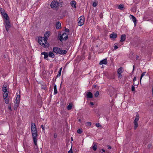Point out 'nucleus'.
I'll return each instance as SVG.
<instances>
[{"label": "nucleus", "mask_w": 153, "mask_h": 153, "mask_svg": "<svg viewBox=\"0 0 153 153\" xmlns=\"http://www.w3.org/2000/svg\"><path fill=\"white\" fill-rule=\"evenodd\" d=\"M4 58H5V57H6V56H4Z\"/></svg>", "instance_id": "nucleus-53"}, {"label": "nucleus", "mask_w": 153, "mask_h": 153, "mask_svg": "<svg viewBox=\"0 0 153 153\" xmlns=\"http://www.w3.org/2000/svg\"><path fill=\"white\" fill-rule=\"evenodd\" d=\"M41 126V128H42V129L43 130H45V127H44L43 125H42Z\"/></svg>", "instance_id": "nucleus-43"}, {"label": "nucleus", "mask_w": 153, "mask_h": 153, "mask_svg": "<svg viewBox=\"0 0 153 153\" xmlns=\"http://www.w3.org/2000/svg\"><path fill=\"white\" fill-rule=\"evenodd\" d=\"M97 145L94 144V143L93 146L92 147V149L94 151H96L97 149Z\"/></svg>", "instance_id": "nucleus-25"}, {"label": "nucleus", "mask_w": 153, "mask_h": 153, "mask_svg": "<svg viewBox=\"0 0 153 153\" xmlns=\"http://www.w3.org/2000/svg\"><path fill=\"white\" fill-rule=\"evenodd\" d=\"M102 151L103 152H105V150H104V149H102Z\"/></svg>", "instance_id": "nucleus-49"}, {"label": "nucleus", "mask_w": 153, "mask_h": 153, "mask_svg": "<svg viewBox=\"0 0 153 153\" xmlns=\"http://www.w3.org/2000/svg\"><path fill=\"white\" fill-rule=\"evenodd\" d=\"M107 147L108 149H110L111 148V147L109 145L107 146Z\"/></svg>", "instance_id": "nucleus-42"}, {"label": "nucleus", "mask_w": 153, "mask_h": 153, "mask_svg": "<svg viewBox=\"0 0 153 153\" xmlns=\"http://www.w3.org/2000/svg\"><path fill=\"white\" fill-rule=\"evenodd\" d=\"M71 139L72 141L73 140V139L72 137H71Z\"/></svg>", "instance_id": "nucleus-52"}, {"label": "nucleus", "mask_w": 153, "mask_h": 153, "mask_svg": "<svg viewBox=\"0 0 153 153\" xmlns=\"http://www.w3.org/2000/svg\"><path fill=\"white\" fill-rule=\"evenodd\" d=\"M53 51L55 53L61 55L66 54L67 52L66 50H62L61 48L57 47L53 48Z\"/></svg>", "instance_id": "nucleus-3"}, {"label": "nucleus", "mask_w": 153, "mask_h": 153, "mask_svg": "<svg viewBox=\"0 0 153 153\" xmlns=\"http://www.w3.org/2000/svg\"><path fill=\"white\" fill-rule=\"evenodd\" d=\"M124 7V5L123 4H120L118 7V8L120 10H122Z\"/></svg>", "instance_id": "nucleus-24"}, {"label": "nucleus", "mask_w": 153, "mask_h": 153, "mask_svg": "<svg viewBox=\"0 0 153 153\" xmlns=\"http://www.w3.org/2000/svg\"><path fill=\"white\" fill-rule=\"evenodd\" d=\"M68 153H73L72 150H70L68 152Z\"/></svg>", "instance_id": "nucleus-45"}, {"label": "nucleus", "mask_w": 153, "mask_h": 153, "mask_svg": "<svg viewBox=\"0 0 153 153\" xmlns=\"http://www.w3.org/2000/svg\"><path fill=\"white\" fill-rule=\"evenodd\" d=\"M0 11L1 13V15H2L3 14H4V13H5V11L4 10V9L2 8H1L0 9Z\"/></svg>", "instance_id": "nucleus-28"}, {"label": "nucleus", "mask_w": 153, "mask_h": 153, "mask_svg": "<svg viewBox=\"0 0 153 153\" xmlns=\"http://www.w3.org/2000/svg\"><path fill=\"white\" fill-rule=\"evenodd\" d=\"M91 122H88L87 123V126H91Z\"/></svg>", "instance_id": "nucleus-39"}, {"label": "nucleus", "mask_w": 153, "mask_h": 153, "mask_svg": "<svg viewBox=\"0 0 153 153\" xmlns=\"http://www.w3.org/2000/svg\"><path fill=\"white\" fill-rule=\"evenodd\" d=\"M61 73H60V72H59L58 74V75L56 76V79L58 77L60 76H61Z\"/></svg>", "instance_id": "nucleus-37"}, {"label": "nucleus", "mask_w": 153, "mask_h": 153, "mask_svg": "<svg viewBox=\"0 0 153 153\" xmlns=\"http://www.w3.org/2000/svg\"><path fill=\"white\" fill-rule=\"evenodd\" d=\"M135 87L134 86L132 85L131 87V91H135Z\"/></svg>", "instance_id": "nucleus-36"}, {"label": "nucleus", "mask_w": 153, "mask_h": 153, "mask_svg": "<svg viewBox=\"0 0 153 153\" xmlns=\"http://www.w3.org/2000/svg\"><path fill=\"white\" fill-rule=\"evenodd\" d=\"M51 7L53 9L57 10L59 8V2L57 0L53 1L51 4Z\"/></svg>", "instance_id": "nucleus-4"}, {"label": "nucleus", "mask_w": 153, "mask_h": 153, "mask_svg": "<svg viewBox=\"0 0 153 153\" xmlns=\"http://www.w3.org/2000/svg\"><path fill=\"white\" fill-rule=\"evenodd\" d=\"M54 94H57L58 93L56 89V85L55 84L54 86Z\"/></svg>", "instance_id": "nucleus-22"}, {"label": "nucleus", "mask_w": 153, "mask_h": 153, "mask_svg": "<svg viewBox=\"0 0 153 153\" xmlns=\"http://www.w3.org/2000/svg\"><path fill=\"white\" fill-rule=\"evenodd\" d=\"M72 107V104L71 103H70L67 107V109L68 110H71Z\"/></svg>", "instance_id": "nucleus-23"}, {"label": "nucleus", "mask_w": 153, "mask_h": 153, "mask_svg": "<svg viewBox=\"0 0 153 153\" xmlns=\"http://www.w3.org/2000/svg\"><path fill=\"white\" fill-rule=\"evenodd\" d=\"M2 15L3 16L4 18L6 20H8L9 19V17L8 15L5 12V13H4V14H3Z\"/></svg>", "instance_id": "nucleus-18"}, {"label": "nucleus", "mask_w": 153, "mask_h": 153, "mask_svg": "<svg viewBox=\"0 0 153 153\" xmlns=\"http://www.w3.org/2000/svg\"><path fill=\"white\" fill-rule=\"evenodd\" d=\"M120 39V42L125 41L126 39V35L124 34L122 35L121 36Z\"/></svg>", "instance_id": "nucleus-16"}, {"label": "nucleus", "mask_w": 153, "mask_h": 153, "mask_svg": "<svg viewBox=\"0 0 153 153\" xmlns=\"http://www.w3.org/2000/svg\"><path fill=\"white\" fill-rule=\"evenodd\" d=\"M117 73L119 74L120 75V74H121L123 72V71L122 70V68H119L117 70Z\"/></svg>", "instance_id": "nucleus-21"}, {"label": "nucleus", "mask_w": 153, "mask_h": 153, "mask_svg": "<svg viewBox=\"0 0 153 153\" xmlns=\"http://www.w3.org/2000/svg\"><path fill=\"white\" fill-rule=\"evenodd\" d=\"M68 37V36L66 33H63L62 35L60 36L59 40L61 41H62V40H66Z\"/></svg>", "instance_id": "nucleus-8"}, {"label": "nucleus", "mask_w": 153, "mask_h": 153, "mask_svg": "<svg viewBox=\"0 0 153 153\" xmlns=\"http://www.w3.org/2000/svg\"><path fill=\"white\" fill-rule=\"evenodd\" d=\"M96 126L97 127H100L101 126H100V124L99 123H97L96 124Z\"/></svg>", "instance_id": "nucleus-40"}, {"label": "nucleus", "mask_w": 153, "mask_h": 153, "mask_svg": "<svg viewBox=\"0 0 153 153\" xmlns=\"http://www.w3.org/2000/svg\"><path fill=\"white\" fill-rule=\"evenodd\" d=\"M31 133L32 134L34 143L35 145V148H37V131L36 125L34 123H32L31 126Z\"/></svg>", "instance_id": "nucleus-2"}, {"label": "nucleus", "mask_w": 153, "mask_h": 153, "mask_svg": "<svg viewBox=\"0 0 153 153\" xmlns=\"http://www.w3.org/2000/svg\"><path fill=\"white\" fill-rule=\"evenodd\" d=\"M62 68H60L59 70V72H60V73H61V71H62Z\"/></svg>", "instance_id": "nucleus-47"}, {"label": "nucleus", "mask_w": 153, "mask_h": 153, "mask_svg": "<svg viewBox=\"0 0 153 153\" xmlns=\"http://www.w3.org/2000/svg\"><path fill=\"white\" fill-rule=\"evenodd\" d=\"M41 54L43 55L44 56V59H46L47 60H48V52L44 51L42 52L41 53Z\"/></svg>", "instance_id": "nucleus-9"}, {"label": "nucleus", "mask_w": 153, "mask_h": 153, "mask_svg": "<svg viewBox=\"0 0 153 153\" xmlns=\"http://www.w3.org/2000/svg\"><path fill=\"white\" fill-rule=\"evenodd\" d=\"M134 65H133V71L134 69Z\"/></svg>", "instance_id": "nucleus-50"}, {"label": "nucleus", "mask_w": 153, "mask_h": 153, "mask_svg": "<svg viewBox=\"0 0 153 153\" xmlns=\"http://www.w3.org/2000/svg\"><path fill=\"white\" fill-rule=\"evenodd\" d=\"M61 23L59 22H57L56 24V28L59 29L61 28Z\"/></svg>", "instance_id": "nucleus-20"}, {"label": "nucleus", "mask_w": 153, "mask_h": 153, "mask_svg": "<svg viewBox=\"0 0 153 153\" xmlns=\"http://www.w3.org/2000/svg\"><path fill=\"white\" fill-rule=\"evenodd\" d=\"M5 25L6 31L8 32L10 27V22L9 19L8 20H6L5 21Z\"/></svg>", "instance_id": "nucleus-6"}, {"label": "nucleus", "mask_w": 153, "mask_h": 153, "mask_svg": "<svg viewBox=\"0 0 153 153\" xmlns=\"http://www.w3.org/2000/svg\"><path fill=\"white\" fill-rule=\"evenodd\" d=\"M92 97L93 95L91 92H89L87 94V97L88 98H91Z\"/></svg>", "instance_id": "nucleus-19"}, {"label": "nucleus", "mask_w": 153, "mask_h": 153, "mask_svg": "<svg viewBox=\"0 0 153 153\" xmlns=\"http://www.w3.org/2000/svg\"><path fill=\"white\" fill-rule=\"evenodd\" d=\"M117 37V34L114 33H113L110 35V37L112 39H115Z\"/></svg>", "instance_id": "nucleus-13"}, {"label": "nucleus", "mask_w": 153, "mask_h": 153, "mask_svg": "<svg viewBox=\"0 0 153 153\" xmlns=\"http://www.w3.org/2000/svg\"><path fill=\"white\" fill-rule=\"evenodd\" d=\"M119 76H118L119 77H121L122 76L121 74L120 75L119 74Z\"/></svg>", "instance_id": "nucleus-48"}, {"label": "nucleus", "mask_w": 153, "mask_h": 153, "mask_svg": "<svg viewBox=\"0 0 153 153\" xmlns=\"http://www.w3.org/2000/svg\"><path fill=\"white\" fill-rule=\"evenodd\" d=\"M9 110H11V108L10 107H9Z\"/></svg>", "instance_id": "nucleus-51"}, {"label": "nucleus", "mask_w": 153, "mask_h": 153, "mask_svg": "<svg viewBox=\"0 0 153 153\" xmlns=\"http://www.w3.org/2000/svg\"><path fill=\"white\" fill-rule=\"evenodd\" d=\"M139 56L138 55H136V60H137L139 59Z\"/></svg>", "instance_id": "nucleus-44"}, {"label": "nucleus", "mask_w": 153, "mask_h": 153, "mask_svg": "<svg viewBox=\"0 0 153 153\" xmlns=\"http://www.w3.org/2000/svg\"><path fill=\"white\" fill-rule=\"evenodd\" d=\"M114 47L115 50L117 49L118 48V47L116 44H114Z\"/></svg>", "instance_id": "nucleus-35"}, {"label": "nucleus", "mask_w": 153, "mask_h": 153, "mask_svg": "<svg viewBox=\"0 0 153 153\" xmlns=\"http://www.w3.org/2000/svg\"><path fill=\"white\" fill-rule=\"evenodd\" d=\"M63 4V2L61 0H59V4L61 7H62Z\"/></svg>", "instance_id": "nucleus-29"}, {"label": "nucleus", "mask_w": 153, "mask_h": 153, "mask_svg": "<svg viewBox=\"0 0 153 153\" xmlns=\"http://www.w3.org/2000/svg\"><path fill=\"white\" fill-rule=\"evenodd\" d=\"M82 131V130L80 129H79L77 130V132L79 134H81Z\"/></svg>", "instance_id": "nucleus-32"}, {"label": "nucleus", "mask_w": 153, "mask_h": 153, "mask_svg": "<svg viewBox=\"0 0 153 153\" xmlns=\"http://www.w3.org/2000/svg\"><path fill=\"white\" fill-rule=\"evenodd\" d=\"M90 104L91 105H94V103L93 102H90Z\"/></svg>", "instance_id": "nucleus-46"}, {"label": "nucleus", "mask_w": 153, "mask_h": 153, "mask_svg": "<svg viewBox=\"0 0 153 153\" xmlns=\"http://www.w3.org/2000/svg\"><path fill=\"white\" fill-rule=\"evenodd\" d=\"M107 64V59L105 58L102 60H101L100 62V65L105 64L106 65Z\"/></svg>", "instance_id": "nucleus-12"}, {"label": "nucleus", "mask_w": 153, "mask_h": 153, "mask_svg": "<svg viewBox=\"0 0 153 153\" xmlns=\"http://www.w3.org/2000/svg\"><path fill=\"white\" fill-rule=\"evenodd\" d=\"M76 2L75 1H73L71 2V6L74 8H76Z\"/></svg>", "instance_id": "nucleus-15"}, {"label": "nucleus", "mask_w": 153, "mask_h": 153, "mask_svg": "<svg viewBox=\"0 0 153 153\" xmlns=\"http://www.w3.org/2000/svg\"><path fill=\"white\" fill-rule=\"evenodd\" d=\"M139 115L138 114H137L136 115V117L134 121V128L135 129H136L138 126L137 122L139 120Z\"/></svg>", "instance_id": "nucleus-5"}, {"label": "nucleus", "mask_w": 153, "mask_h": 153, "mask_svg": "<svg viewBox=\"0 0 153 153\" xmlns=\"http://www.w3.org/2000/svg\"><path fill=\"white\" fill-rule=\"evenodd\" d=\"M50 32L47 31L44 34V37H38V42L44 47L47 48L49 46V43L47 42V40L49 36Z\"/></svg>", "instance_id": "nucleus-1"}, {"label": "nucleus", "mask_w": 153, "mask_h": 153, "mask_svg": "<svg viewBox=\"0 0 153 153\" xmlns=\"http://www.w3.org/2000/svg\"><path fill=\"white\" fill-rule=\"evenodd\" d=\"M136 77H134V78L133 79V84L134 85H135L134 84V82L135 81H136Z\"/></svg>", "instance_id": "nucleus-38"}, {"label": "nucleus", "mask_w": 153, "mask_h": 153, "mask_svg": "<svg viewBox=\"0 0 153 153\" xmlns=\"http://www.w3.org/2000/svg\"><path fill=\"white\" fill-rule=\"evenodd\" d=\"M8 92L7 93H5L3 94V98H6L8 96Z\"/></svg>", "instance_id": "nucleus-27"}, {"label": "nucleus", "mask_w": 153, "mask_h": 153, "mask_svg": "<svg viewBox=\"0 0 153 153\" xmlns=\"http://www.w3.org/2000/svg\"><path fill=\"white\" fill-rule=\"evenodd\" d=\"M130 16H131L130 18L132 19V21L134 23L135 25L137 23V19L134 16L131 15H130Z\"/></svg>", "instance_id": "nucleus-11"}, {"label": "nucleus", "mask_w": 153, "mask_h": 153, "mask_svg": "<svg viewBox=\"0 0 153 153\" xmlns=\"http://www.w3.org/2000/svg\"><path fill=\"white\" fill-rule=\"evenodd\" d=\"M16 100H18L20 101V96L19 95H17Z\"/></svg>", "instance_id": "nucleus-34"}, {"label": "nucleus", "mask_w": 153, "mask_h": 153, "mask_svg": "<svg viewBox=\"0 0 153 153\" xmlns=\"http://www.w3.org/2000/svg\"><path fill=\"white\" fill-rule=\"evenodd\" d=\"M97 4V2H94L93 4V7H96Z\"/></svg>", "instance_id": "nucleus-33"}, {"label": "nucleus", "mask_w": 153, "mask_h": 153, "mask_svg": "<svg viewBox=\"0 0 153 153\" xmlns=\"http://www.w3.org/2000/svg\"><path fill=\"white\" fill-rule=\"evenodd\" d=\"M49 56L52 58H53L55 57V55L53 52L50 51L48 52Z\"/></svg>", "instance_id": "nucleus-14"}, {"label": "nucleus", "mask_w": 153, "mask_h": 153, "mask_svg": "<svg viewBox=\"0 0 153 153\" xmlns=\"http://www.w3.org/2000/svg\"><path fill=\"white\" fill-rule=\"evenodd\" d=\"M78 21L79 25L81 26L83 25L85 19L83 17L81 16L78 19Z\"/></svg>", "instance_id": "nucleus-7"}, {"label": "nucleus", "mask_w": 153, "mask_h": 153, "mask_svg": "<svg viewBox=\"0 0 153 153\" xmlns=\"http://www.w3.org/2000/svg\"><path fill=\"white\" fill-rule=\"evenodd\" d=\"M79 121H80V119H79Z\"/></svg>", "instance_id": "nucleus-54"}, {"label": "nucleus", "mask_w": 153, "mask_h": 153, "mask_svg": "<svg viewBox=\"0 0 153 153\" xmlns=\"http://www.w3.org/2000/svg\"><path fill=\"white\" fill-rule=\"evenodd\" d=\"M5 100V102L6 104H8L9 103V99L7 97L6 98H4Z\"/></svg>", "instance_id": "nucleus-26"}, {"label": "nucleus", "mask_w": 153, "mask_h": 153, "mask_svg": "<svg viewBox=\"0 0 153 153\" xmlns=\"http://www.w3.org/2000/svg\"><path fill=\"white\" fill-rule=\"evenodd\" d=\"M145 74V72H143L141 74V77L140 78V83L141 82V80L142 79V78L144 76Z\"/></svg>", "instance_id": "nucleus-30"}, {"label": "nucleus", "mask_w": 153, "mask_h": 153, "mask_svg": "<svg viewBox=\"0 0 153 153\" xmlns=\"http://www.w3.org/2000/svg\"><path fill=\"white\" fill-rule=\"evenodd\" d=\"M20 101L16 100L14 102V108L15 109H17L18 107L19 106Z\"/></svg>", "instance_id": "nucleus-10"}, {"label": "nucleus", "mask_w": 153, "mask_h": 153, "mask_svg": "<svg viewBox=\"0 0 153 153\" xmlns=\"http://www.w3.org/2000/svg\"><path fill=\"white\" fill-rule=\"evenodd\" d=\"M65 31L66 32H69V30L68 28H65Z\"/></svg>", "instance_id": "nucleus-41"}, {"label": "nucleus", "mask_w": 153, "mask_h": 153, "mask_svg": "<svg viewBox=\"0 0 153 153\" xmlns=\"http://www.w3.org/2000/svg\"><path fill=\"white\" fill-rule=\"evenodd\" d=\"M2 90L4 93L8 92V91H7L6 86L4 85H3L2 88Z\"/></svg>", "instance_id": "nucleus-17"}, {"label": "nucleus", "mask_w": 153, "mask_h": 153, "mask_svg": "<svg viewBox=\"0 0 153 153\" xmlns=\"http://www.w3.org/2000/svg\"><path fill=\"white\" fill-rule=\"evenodd\" d=\"M99 94V93L98 91H97L96 92V93L94 94V96L96 97H98Z\"/></svg>", "instance_id": "nucleus-31"}]
</instances>
